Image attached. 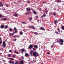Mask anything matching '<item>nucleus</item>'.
Listing matches in <instances>:
<instances>
[{
	"instance_id": "2",
	"label": "nucleus",
	"mask_w": 64,
	"mask_h": 64,
	"mask_svg": "<svg viewBox=\"0 0 64 64\" xmlns=\"http://www.w3.org/2000/svg\"><path fill=\"white\" fill-rule=\"evenodd\" d=\"M3 47L4 48H5L6 47V43H5V42H3Z\"/></svg>"
},
{
	"instance_id": "30",
	"label": "nucleus",
	"mask_w": 64,
	"mask_h": 64,
	"mask_svg": "<svg viewBox=\"0 0 64 64\" xmlns=\"http://www.w3.org/2000/svg\"><path fill=\"white\" fill-rule=\"evenodd\" d=\"M10 35V36H14V34H11Z\"/></svg>"
},
{
	"instance_id": "64",
	"label": "nucleus",
	"mask_w": 64,
	"mask_h": 64,
	"mask_svg": "<svg viewBox=\"0 0 64 64\" xmlns=\"http://www.w3.org/2000/svg\"><path fill=\"white\" fill-rule=\"evenodd\" d=\"M39 22V21H38V22Z\"/></svg>"
},
{
	"instance_id": "4",
	"label": "nucleus",
	"mask_w": 64,
	"mask_h": 64,
	"mask_svg": "<svg viewBox=\"0 0 64 64\" xmlns=\"http://www.w3.org/2000/svg\"><path fill=\"white\" fill-rule=\"evenodd\" d=\"M20 51L21 53H23V52H24L25 51V49H22V50H20Z\"/></svg>"
},
{
	"instance_id": "45",
	"label": "nucleus",
	"mask_w": 64,
	"mask_h": 64,
	"mask_svg": "<svg viewBox=\"0 0 64 64\" xmlns=\"http://www.w3.org/2000/svg\"><path fill=\"white\" fill-rule=\"evenodd\" d=\"M33 61V62H36V60H34Z\"/></svg>"
},
{
	"instance_id": "27",
	"label": "nucleus",
	"mask_w": 64,
	"mask_h": 64,
	"mask_svg": "<svg viewBox=\"0 0 64 64\" xmlns=\"http://www.w3.org/2000/svg\"><path fill=\"white\" fill-rule=\"evenodd\" d=\"M43 16L44 17H45L46 16V14H45L43 15Z\"/></svg>"
},
{
	"instance_id": "13",
	"label": "nucleus",
	"mask_w": 64,
	"mask_h": 64,
	"mask_svg": "<svg viewBox=\"0 0 64 64\" xmlns=\"http://www.w3.org/2000/svg\"><path fill=\"white\" fill-rule=\"evenodd\" d=\"M34 47L35 48H36V49H37V48H38V46H34Z\"/></svg>"
},
{
	"instance_id": "11",
	"label": "nucleus",
	"mask_w": 64,
	"mask_h": 64,
	"mask_svg": "<svg viewBox=\"0 0 64 64\" xmlns=\"http://www.w3.org/2000/svg\"><path fill=\"white\" fill-rule=\"evenodd\" d=\"M17 13H15L14 14V16L15 17H17Z\"/></svg>"
},
{
	"instance_id": "63",
	"label": "nucleus",
	"mask_w": 64,
	"mask_h": 64,
	"mask_svg": "<svg viewBox=\"0 0 64 64\" xmlns=\"http://www.w3.org/2000/svg\"><path fill=\"white\" fill-rule=\"evenodd\" d=\"M28 61H30V60H28Z\"/></svg>"
},
{
	"instance_id": "39",
	"label": "nucleus",
	"mask_w": 64,
	"mask_h": 64,
	"mask_svg": "<svg viewBox=\"0 0 64 64\" xmlns=\"http://www.w3.org/2000/svg\"><path fill=\"white\" fill-rule=\"evenodd\" d=\"M14 41H17V39H14Z\"/></svg>"
},
{
	"instance_id": "34",
	"label": "nucleus",
	"mask_w": 64,
	"mask_h": 64,
	"mask_svg": "<svg viewBox=\"0 0 64 64\" xmlns=\"http://www.w3.org/2000/svg\"><path fill=\"white\" fill-rule=\"evenodd\" d=\"M14 29L15 31H16L17 29L15 28H14Z\"/></svg>"
},
{
	"instance_id": "55",
	"label": "nucleus",
	"mask_w": 64,
	"mask_h": 64,
	"mask_svg": "<svg viewBox=\"0 0 64 64\" xmlns=\"http://www.w3.org/2000/svg\"><path fill=\"white\" fill-rule=\"evenodd\" d=\"M48 11H47L46 12V13H48Z\"/></svg>"
},
{
	"instance_id": "52",
	"label": "nucleus",
	"mask_w": 64,
	"mask_h": 64,
	"mask_svg": "<svg viewBox=\"0 0 64 64\" xmlns=\"http://www.w3.org/2000/svg\"><path fill=\"white\" fill-rule=\"evenodd\" d=\"M36 17L37 18L38 17V16H36Z\"/></svg>"
},
{
	"instance_id": "49",
	"label": "nucleus",
	"mask_w": 64,
	"mask_h": 64,
	"mask_svg": "<svg viewBox=\"0 0 64 64\" xmlns=\"http://www.w3.org/2000/svg\"><path fill=\"white\" fill-rule=\"evenodd\" d=\"M11 51H12L11 50H10V51H9L10 52H11Z\"/></svg>"
},
{
	"instance_id": "1",
	"label": "nucleus",
	"mask_w": 64,
	"mask_h": 64,
	"mask_svg": "<svg viewBox=\"0 0 64 64\" xmlns=\"http://www.w3.org/2000/svg\"><path fill=\"white\" fill-rule=\"evenodd\" d=\"M33 55L34 57H37L38 56L39 54L38 53H36V52H34Z\"/></svg>"
},
{
	"instance_id": "3",
	"label": "nucleus",
	"mask_w": 64,
	"mask_h": 64,
	"mask_svg": "<svg viewBox=\"0 0 64 64\" xmlns=\"http://www.w3.org/2000/svg\"><path fill=\"white\" fill-rule=\"evenodd\" d=\"M33 46V45H30V46L28 47V48H29L30 49H32Z\"/></svg>"
},
{
	"instance_id": "47",
	"label": "nucleus",
	"mask_w": 64,
	"mask_h": 64,
	"mask_svg": "<svg viewBox=\"0 0 64 64\" xmlns=\"http://www.w3.org/2000/svg\"><path fill=\"white\" fill-rule=\"evenodd\" d=\"M3 62H6V60H3Z\"/></svg>"
},
{
	"instance_id": "5",
	"label": "nucleus",
	"mask_w": 64,
	"mask_h": 64,
	"mask_svg": "<svg viewBox=\"0 0 64 64\" xmlns=\"http://www.w3.org/2000/svg\"><path fill=\"white\" fill-rule=\"evenodd\" d=\"M25 56L26 57H29V56H30V55H29L28 54H27V53H26L25 54Z\"/></svg>"
},
{
	"instance_id": "7",
	"label": "nucleus",
	"mask_w": 64,
	"mask_h": 64,
	"mask_svg": "<svg viewBox=\"0 0 64 64\" xmlns=\"http://www.w3.org/2000/svg\"><path fill=\"white\" fill-rule=\"evenodd\" d=\"M30 28H31L32 29H35V28L34 27V26H30Z\"/></svg>"
},
{
	"instance_id": "56",
	"label": "nucleus",
	"mask_w": 64,
	"mask_h": 64,
	"mask_svg": "<svg viewBox=\"0 0 64 64\" xmlns=\"http://www.w3.org/2000/svg\"><path fill=\"white\" fill-rule=\"evenodd\" d=\"M58 2H59V0H58Z\"/></svg>"
},
{
	"instance_id": "48",
	"label": "nucleus",
	"mask_w": 64,
	"mask_h": 64,
	"mask_svg": "<svg viewBox=\"0 0 64 64\" xmlns=\"http://www.w3.org/2000/svg\"><path fill=\"white\" fill-rule=\"evenodd\" d=\"M47 54H50V53L49 52H47Z\"/></svg>"
},
{
	"instance_id": "32",
	"label": "nucleus",
	"mask_w": 64,
	"mask_h": 64,
	"mask_svg": "<svg viewBox=\"0 0 64 64\" xmlns=\"http://www.w3.org/2000/svg\"><path fill=\"white\" fill-rule=\"evenodd\" d=\"M61 45H63V43H59Z\"/></svg>"
},
{
	"instance_id": "57",
	"label": "nucleus",
	"mask_w": 64,
	"mask_h": 64,
	"mask_svg": "<svg viewBox=\"0 0 64 64\" xmlns=\"http://www.w3.org/2000/svg\"><path fill=\"white\" fill-rule=\"evenodd\" d=\"M14 62H12V64H14Z\"/></svg>"
},
{
	"instance_id": "59",
	"label": "nucleus",
	"mask_w": 64,
	"mask_h": 64,
	"mask_svg": "<svg viewBox=\"0 0 64 64\" xmlns=\"http://www.w3.org/2000/svg\"><path fill=\"white\" fill-rule=\"evenodd\" d=\"M18 36H17L16 37H18Z\"/></svg>"
},
{
	"instance_id": "25",
	"label": "nucleus",
	"mask_w": 64,
	"mask_h": 64,
	"mask_svg": "<svg viewBox=\"0 0 64 64\" xmlns=\"http://www.w3.org/2000/svg\"><path fill=\"white\" fill-rule=\"evenodd\" d=\"M63 30H64V26H62L61 28Z\"/></svg>"
},
{
	"instance_id": "51",
	"label": "nucleus",
	"mask_w": 64,
	"mask_h": 64,
	"mask_svg": "<svg viewBox=\"0 0 64 64\" xmlns=\"http://www.w3.org/2000/svg\"><path fill=\"white\" fill-rule=\"evenodd\" d=\"M6 7H8V5H6Z\"/></svg>"
},
{
	"instance_id": "17",
	"label": "nucleus",
	"mask_w": 64,
	"mask_h": 64,
	"mask_svg": "<svg viewBox=\"0 0 64 64\" xmlns=\"http://www.w3.org/2000/svg\"><path fill=\"white\" fill-rule=\"evenodd\" d=\"M26 15H30V12H28V13H26Z\"/></svg>"
},
{
	"instance_id": "61",
	"label": "nucleus",
	"mask_w": 64,
	"mask_h": 64,
	"mask_svg": "<svg viewBox=\"0 0 64 64\" xmlns=\"http://www.w3.org/2000/svg\"><path fill=\"white\" fill-rule=\"evenodd\" d=\"M45 10H47V9H45Z\"/></svg>"
},
{
	"instance_id": "37",
	"label": "nucleus",
	"mask_w": 64,
	"mask_h": 64,
	"mask_svg": "<svg viewBox=\"0 0 64 64\" xmlns=\"http://www.w3.org/2000/svg\"><path fill=\"white\" fill-rule=\"evenodd\" d=\"M35 50H36L35 48H34L33 49V51H35Z\"/></svg>"
},
{
	"instance_id": "8",
	"label": "nucleus",
	"mask_w": 64,
	"mask_h": 64,
	"mask_svg": "<svg viewBox=\"0 0 64 64\" xmlns=\"http://www.w3.org/2000/svg\"><path fill=\"white\" fill-rule=\"evenodd\" d=\"M60 42H64V41L62 39H60Z\"/></svg>"
},
{
	"instance_id": "28",
	"label": "nucleus",
	"mask_w": 64,
	"mask_h": 64,
	"mask_svg": "<svg viewBox=\"0 0 64 64\" xmlns=\"http://www.w3.org/2000/svg\"><path fill=\"white\" fill-rule=\"evenodd\" d=\"M2 15H0V18H1V17H2Z\"/></svg>"
},
{
	"instance_id": "24",
	"label": "nucleus",
	"mask_w": 64,
	"mask_h": 64,
	"mask_svg": "<svg viewBox=\"0 0 64 64\" xmlns=\"http://www.w3.org/2000/svg\"><path fill=\"white\" fill-rule=\"evenodd\" d=\"M32 18H29V19H30V21H31L32 20Z\"/></svg>"
},
{
	"instance_id": "60",
	"label": "nucleus",
	"mask_w": 64,
	"mask_h": 64,
	"mask_svg": "<svg viewBox=\"0 0 64 64\" xmlns=\"http://www.w3.org/2000/svg\"><path fill=\"white\" fill-rule=\"evenodd\" d=\"M30 3V2H28V3Z\"/></svg>"
},
{
	"instance_id": "50",
	"label": "nucleus",
	"mask_w": 64,
	"mask_h": 64,
	"mask_svg": "<svg viewBox=\"0 0 64 64\" xmlns=\"http://www.w3.org/2000/svg\"><path fill=\"white\" fill-rule=\"evenodd\" d=\"M2 40V38H0V40Z\"/></svg>"
},
{
	"instance_id": "29",
	"label": "nucleus",
	"mask_w": 64,
	"mask_h": 64,
	"mask_svg": "<svg viewBox=\"0 0 64 64\" xmlns=\"http://www.w3.org/2000/svg\"><path fill=\"white\" fill-rule=\"evenodd\" d=\"M55 33H56V34H59L58 32H55Z\"/></svg>"
},
{
	"instance_id": "44",
	"label": "nucleus",
	"mask_w": 64,
	"mask_h": 64,
	"mask_svg": "<svg viewBox=\"0 0 64 64\" xmlns=\"http://www.w3.org/2000/svg\"><path fill=\"white\" fill-rule=\"evenodd\" d=\"M43 3L44 4H45V3H46V2H43Z\"/></svg>"
},
{
	"instance_id": "38",
	"label": "nucleus",
	"mask_w": 64,
	"mask_h": 64,
	"mask_svg": "<svg viewBox=\"0 0 64 64\" xmlns=\"http://www.w3.org/2000/svg\"><path fill=\"white\" fill-rule=\"evenodd\" d=\"M34 34H36V35H37L38 34V33L37 32H35Z\"/></svg>"
},
{
	"instance_id": "62",
	"label": "nucleus",
	"mask_w": 64,
	"mask_h": 64,
	"mask_svg": "<svg viewBox=\"0 0 64 64\" xmlns=\"http://www.w3.org/2000/svg\"><path fill=\"white\" fill-rule=\"evenodd\" d=\"M0 54H2V53H0Z\"/></svg>"
},
{
	"instance_id": "31",
	"label": "nucleus",
	"mask_w": 64,
	"mask_h": 64,
	"mask_svg": "<svg viewBox=\"0 0 64 64\" xmlns=\"http://www.w3.org/2000/svg\"><path fill=\"white\" fill-rule=\"evenodd\" d=\"M9 63L10 64H12V61H10Z\"/></svg>"
},
{
	"instance_id": "14",
	"label": "nucleus",
	"mask_w": 64,
	"mask_h": 64,
	"mask_svg": "<svg viewBox=\"0 0 64 64\" xmlns=\"http://www.w3.org/2000/svg\"><path fill=\"white\" fill-rule=\"evenodd\" d=\"M0 27L2 29H3L4 28V26L3 25L1 26Z\"/></svg>"
},
{
	"instance_id": "19",
	"label": "nucleus",
	"mask_w": 64,
	"mask_h": 64,
	"mask_svg": "<svg viewBox=\"0 0 64 64\" xmlns=\"http://www.w3.org/2000/svg\"><path fill=\"white\" fill-rule=\"evenodd\" d=\"M8 56L9 57H11V54H8Z\"/></svg>"
},
{
	"instance_id": "41",
	"label": "nucleus",
	"mask_w": 64,
	"mask_h": 64,
	"mask_svg": "<svg viewBox=\"0 0 64 64\" xmlns=\"http://www.w3.org/2000/svg\"><path fill=\"white\" fill-rule=\"evenodd\" d=\"M22 24H26V23H25V22H22Z\"/></svg>"
},
{
	"instance_id": "54",
	"label": "nucleus",
	"mask_w": 64,
	"mask_h": 64,
	"mask_svg": "<svg viewBox=\"0 0 64 64\" xmlns=\"http://www.w3.org/2000/svg\"><path fill=\"white\" fill-rule=\"evenodd\" d=\"M43 17H44V16H42V18H43Z\"/></svg>"
},
{
	"instance_id": "22",
	"label": "nucleus",
	"mask_w": 64,
	"mask_h": 64,
	"mask_svg": "<svg viewBox=\"0 0 64 64\" xmlns=\"http://www.w3.org/2000/svg\"><path fill=\"white\" fill-rule=\"evenodd\" d=\"M8 26H6L4 28L5 29H7V28H8Z\"/></svg>"
},
{
	"instance_id": "42",
	"label": "nucleus",
	"mask_w": 64,
	"mask_h": 64,
	"mask_svg": "<svg viewBox=\"0 0 64 64\" xmlns=\"http://www.w3.org/2000/svg\"><path fill=\"white\" fill-rule=\"evenodd\" d=\"M16 31L15 32V33H17V32H18V30H15Z\"/></svg>"
},
{
	"instance_id": "35",
	"label": "nucleus",
	"mask_w": 64,
	"mask_h": 64,
	"mask_svg": "<svg viewBox=\"0 0 64 64\" xmlns=\"http://www.w3.org/2000/svg\"><path fill=\"white\" fill-rule=\"evenodd\" d=\"M15 55H13V58H15Z\"/></svg>"
},
{
	"instance_id": "53",
	"label": "nucleus",
	"mask_w": 64,
	"mask_h": 64,
	"mask_svg": "<svg viewBox=\"0 0 64 64\" xmlns=\"http://www.w3.org/2000/svg\"><path fill=\"white\" fill-rule=\"evenodd\" d=\"M22 59H24V58H23V57H22Z\"/></svg>"
},
{
	"instance_id": "10",
	"label": "nucleus",
	"mask_w": 64,
	"mask_h": 64,
	"mask_svg": "<svg viewBox=\"0 0 64 64\" xmlns=\"http://www.w3.org/2000/svg\"><path fill=\"white\" fill-rule=\"evenodd\" d=\"M31 10V9L29 8H26V10H27V11H30Z\"/></svg>"
},
{
	"instance_id": "16",
	"label": "nucleus",
	"mask_w": 64,
	"mask_h": 64,
	"mask_svg": "<svg viewBox=\"0 0 64 64\" xmlns=\"http://www.w3.org/2000/svg\"><path fill=\"white\" fill-rule=\"evenodd\" d=\"M3 7V5L2 4V3H1L0 4V7H1V6Z\"/></svg>"
},
{
	"instance_id": "20",
	"label": "nucleus",
	"mask_w": 64,
	"mask_h": 64,
	"mask_svg": "<svg viewBox=\"0 0 64 64\" xmlns=\"http://www.w3.org/2000/svg\"><path fill=\"white\" fill-rule=\"evenodd\" d=\"M15 53L16 54H19V53H18V52H16V50H15Z\"/></svg>"
},
{
	"instance_id": "46",
	"label": "nucleus",
	"mask_w": 64,
	"mask_h": 64,
	"mask_svg": "<svg viewBox=\"0 0 64 64\" xmlns=\"http://www.w3.org/2000/svg\"><path fill=\"white\" fill-rule=\"evenodd\" d=\"M51 48H53V45H52L51 46Z\"/></svg>"
},
{
	"instance_id": "36",
	"label": "nucleus",
	"mask_w": 64,
	"mask_h": 64,
	"mask_svg": "<svg viewBox=\"0 0 64 64\" xmlns=\"http://www.w3.org/2000/svg\"><path fill=\"white\" fill-rule=\"evenodd\" d=\"M2 41H0V44H2Z\"/></svg>"
},
{
	"instance_id": "26",
	"label": "nucleus",
	"mask_w": 64,
	"mask_h": 64,
	"mask_svg": "<svg viewBox=\"0 0 64 64\" xmlns=\"http://www.w3.org/2000/svg\"><path fill=\"white\" fill-rule=\"evenodd\" d=\"M3 20L4 21H5V20H7V18H6L4 19Z\"/></svg>"
},
{
	"instance_id": "18",
	"label": "nucleus",
	"mask_w": 64,
	"mask_h": 64,
	"mask_svg": "<svg viewBox=\"0 0 64 64\" xmlns=\"http://www.w3.org/2000/svg\"><path fill=\"white\" fill-rule=\"evenodd\" d=\"M12 31H13V30L11 28H10V32H12Z\"/></svg>"
},
{
	"instance_id": "58",
	"label": "nucleus",
	"mask_w": 64,
	"mask_h": 64,
	"mask_svg": "<svg viewBox=\"0 0 64 64\" xmlns=\"http://www.w3.org/2000/svg\"><path fill=\"white\" fill-rule=\"evenodd\" d=\"M13 33L14 34H15V32H14Z\"/></svg>"
},
{
	"instance_id": "33",
	"label": "nucleus",
	"mask_w": 64,
	"mask_h": 64,
	"mask_svg": "<svg viewBox=\"0 0 64 64\" xmlns=\"http://www.w3.org/2000/svg\"><path fill=\"white\" fill-rule=\"evenodd\" d=\"M53 15H54V16H56V14L55 13H54Z\"/></svg>"
},
{
	"instance_id": "23",
	"label": "nucleus",
	"mask_w": 64,
	"mask_h": 64,
	"mask_svg": "<svg viewBox=\"0 0 64 64\" xmlns=\"http://www.w3.org/2000/svg\"><path fill=\"white\" fill-rule=\"evenodd\" d=\"M34 14H35V15H36V12L35 11H34Z\"/></svg>"
},
{
	"instance_id": "15",
	"label": "nucleus",
	"mask_w": 64,
	"mask_h": 64,
	"mask_svg": "<svg viewBox=\"0 0 64 64\" xmlns=\"http://www.w3.org/2000/svg\"><path fill=\"white\" fill-rule=\"evenodd\" d=\"M30 51V55H32V54H33V52L32 51Z\"/></svg>"
},
{
	"instance_id": "9",
	"label": "nucleus",
	"mask_w": 64,
	"mask_h": 64,
	"mask_svg": "<svg viewBox=\"0 0 64 64\" xmlns=\"http://www.w3.org/2000/svg\"><path fill=\"white\" fill-rule=\"evenodd\" d=\"M20 64H24V62L23 61H21L20 62Z\"/></svg>"
},
{
	"instance_id": "12",
	"label": "nucleus",
	"mask_w": 64,
	"mask_h": 64,
	"mask_svg": "<svg viewBox=\"0 0 64 64\" xmlns=\"http://www.w3.org/2000/svg\"><path fill=\"white\" fill-rule=\"evenodd\" d=\"M58 23V22L57 20H56L54 22V23L55 24H56V23Z\"/></svg>"
},
{
	"instance_id": "40",
	"label": "nucleus",
	"mask_w": 64,
	"mask_h": 64,
	"mask_svg": "<svg viewBox=\"0 0 64 64\" xmlns=\"http://www.w3.org/2000/svg\"><path fill=\"white\" fill-rule=\"evenodd\" d=\"M10 59H12V60H14V59L12 58H9Z\"/></svg>"
},
{
	"instance_id": "21",
	"label": "nucleus",
	"mask_w": 64,
	"mask_h": 64,
	"mask_svg": "<svg viewBox=\"0 0 64 64\" xmlns=\"http://www.w3.org/2000/svg\"><path fill=\"white\" fill-rule=\"evenodd\" d=\"M20 33L21 35H22L23 34V32H20Z\"/></svg>"
},
{
	"instance_id": "43",
	"label": "nucleus",
	"mask_w": 64,
	"mask_h": 64,
	"mask_svg": "<svg viewBox=\"0 0 64 64\" xmlns=\"http://www.w3.org/2000/svg\"><path fill=\"white\" fill-rule=\"evenodd\" d=\"M57 30H58V31H60V29H59V28H58L57 29Z\"/></svg>"
},
{
	"instance_id": "6",
	"label": "nucleus",
	"mask_w": 64,
	"mask_h": 64,
	"mask_svg": "<svg viewBox=\"0 0 64 64\" xmlns=\"http://www.w3.org/2000/svg\"><path fill=\"white\" fill-rule=\"evenodd\" d=\"M40 29L42 30H43L44 31H45V29L44 28H42V27L40 28Z\"/></svg>"
}]
</instances>
